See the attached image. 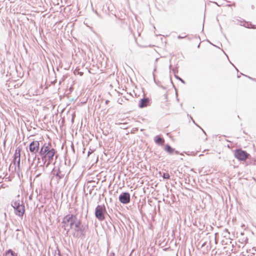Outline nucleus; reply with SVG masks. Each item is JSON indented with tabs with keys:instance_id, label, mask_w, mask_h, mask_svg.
Returning <instances> with one entry per match:
<instances>
[{
	"instance_id": "2eb2a0df",
	"label": "nucleus",
	"mask_w": 256,
	"mask_h": 256,
	"mask_svg": "<svg viewBox=\"0 0 256 256\" xmlns=\"http://www.w3.org/2000/svg\"><path fill=\"white\" fill-rule=\"evenodd\" d=\"M185 36H184V38ZM183 37H180V36H178V38H182Z\"/></svg>"
},
{
	"instance_id": "f257e3e1",
	"label": "nucleus",
	"mask_w": 256,
	"mask_h": 256,
	"mask_svg": "<svg viewBox=\"0 0 256 256\" xmlns=\"http://www.w3.org/2000/svg\"><path fill=\"white\" fill-rule=\"evenodd\" d=\"M62 226L67 232L72 231L74 233L81 230L82 226V221L77 215L70 214H68L64 217Z\"/></svg>"
},
{
	"instance_id": "4468645a",
	"label": "nucleus",
	"mask_w": 256,
	"mask_h": 256,
	"mask_svg": "<svg viewBox=\"0 0 256 256\" xmlns=\"http://www.w3.org/2000/svg\"><path fill=\"white\" fill-rule=\"evenodd\" d=\"M80 76H82L83 74V72H80Z\"/></svg>"
},
{
	"instance_id": "7ed1b4c3",
	"label": "nucleus",
	"mask_w": 256,
	"mask_h": 256,
	"mask_svg": "<svg viewBox=\"0 0 256 256\" xmlns=\"http://www.w3.org/2000/svg\"><path fill=\"white\" fill-rule=\"evenodd\" d=\"M12 206L14 209L15 214L22 218L25 212V208L22 202H20L19 201H15L13 202Z\"/></svg>"
},
{
	"instance_id": "f03ea898",
	"label": "nucleus",
	"mask_w": 256,
	"mask_h": 256,
	"mask_svg": "<svg viewBox=\"0 0 256 256\" xmlns=\"http://www.w3.org/2000/svg\"><path fill=\"white\" fill-rule=\"evenodd\" d=\"M56 153V150L52 146L50 142L46 144H44L42 147L40 152V154L42 158L48 159L50 162H51L54 156Z\"/></svg>"
},
{
	"instance_id": "0eeeda50",
	"label": "nucleus",
	"mask_w": 256,
	"mask_h": 256,
	"mask_svg": "<svg viewBox=\"0 0 256 256\" xmlns=\"http://www.w3.org/2000/svg\"><path fill=\"white\" fill-rule=\"evenodd\" d=\"M120 201L124 204H126L130 202V194L128 192H124L119 196Z\"/></svg>"
},
{
	"instance_id": "9d476101",
	"label": "nucleus",
	"mask_w": 256,
	"mask_h": 256,
	"mask_svg": "<svg viewBox=\"0 0 256 256\" xmlns=\"http://www.w3.org/2000/svg\"><path fill=\"white\" fill-rule=\"evenodd\" d=\"M155 142L157 144H162L164 142V140L160 137L156 136L155 138Z\"/></svg>"
},
{
	"instance_id": "423d86ee",
	"label": "nucleus",
	"mask_w": 256,
	"mask_h": 256,
	"mask_svg": "<svg viewBox=\"0 0 256 256\" xmlns=\"http://www.w3.org/2000/svg\"><path fill=\"white\" fill-rule=\"evenodd\" d=\"M39 147L40 143L38 141L34 140L30 143L29 149L31 152L35 154L38 152Z\"/></svg>"
},
{
	"instance_id": "ddd939ff",
	"label": "nucleus",
	"mask_w": 256,
	"mask_h": 256,
	"mask_svg": "<svg viewBox=\"0 0 256 256\" xmlns=\"http://www.w3.org/2000/svg\"><path fill=\"white\" fill-rule=\"evenodd\" d=\"M162 177L165 179H169L170 178V174L168 172L164 173Z\"/></svg>"
},
{
	"instance_id": "f8f14e48",
	"label": "nucleus",
	"mask_w": 256,
	"mask_h": 256,
	"mask_svg": "<svg viewBox=\"0 0 256 256\" xmlns=\"http://www.w3.org/2000/svg\"><path fill=\"white\" fill-rule=\"evenodd\" d=\"M165 150L170 154H172L174 152V149L169 145H166L165 146Z\"/></svg>"
},
{
	"instance_id": "dca6fc26",
	"label": "nucleus",
	"mask_w": 256,
	"mask_h": 256,
	"mask_svg": "<svg viewBox=\"0 0 256 256\" xmlns=\"http://www.w3.org/2000/svg\"><path fill=\"white\" fill-rule=\"evenodd\" d=\"M90 154V152H88V156H89Z\"/></svg>"
},
{
	"instance_id": "6e6552de",
	"label": "nucleus",
	"mask_w": 256,
	"mask_h": 256,
	"mask_svg": "<svg viewBox=\"0 0 256 256\" xmlns=\"http://www.w3.org/2000/svg\"><path fill=\"white\" fill-rule=\"evenodd\" d=\"M20 148H17L15 150V153L14 154V162L15 164V163L17 162L18 166H20Z\"/></svg>"
},
{
	"instance_id": "9b49d317",
	"label": "nucleus",
	"mask_w": 256,
	"mask_h": 256,
	"mask_svg": "<svg viewBox=\"0 0 256 256\" xmlns=\"http://www.w3.org/2000/svg\"><path fill=\"white\" fill-rule=\"evenodd\" d=\"M6 256H17L16 254L14 253L12 250H9L6 252Z\"/></svg>"
},
{
	"instance_id": "39448f33",
	"label": "nucleus",
	"mask_w": 256,
	"mask_h": 256,
	"mask_svg": "<svg viewBox=\"0 0 256 256\" xmlns=\"http://www.w3.org/2000/svg\"><path fill=\"white\" fill-rule=\"evenodd\" d=\"M234 155L237 159L242 161L246 160L250 156L248 153L241 149L236 150L234 151Z\"/></svg>"
},
{
	"instance_id": "20e7f679",
	"label": "nucleus",
	"mask_w": 256,
	"mask_h": 256,
	"mask_svg": "<svg viewBox=\"0 0 256 256\" xmlns=\"http://www.w3.org/2000/svg\"><path fill=\"white\" fill-rule=\"evenodd\" d=\"M106 212L105 206L104 205H98L96 208V217L100 221L103 220L105 218L104 214Z\"/></svg>"
},
{
	"instance_id": "1a4fd4ad",
	"label": "nucleus",
	"mask_w": 256,
	"mask_h": 256,
	"mask_svg": "<svg viewBox=\"0 0 256 256\" xmlns=\"http://www.w3.org/2000/svg\"><path fill=\"white\" fill-rule=\"evenodd\" d=\"M150 103V100L148 98H144L143 99H141L140 101L139 107L140 108H143L144 107H146L148 106Z\"/></svg>"
}]
</instances>
